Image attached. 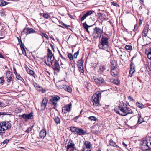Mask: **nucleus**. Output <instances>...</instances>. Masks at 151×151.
I'll list each match as a JSON object with an SVG mask.
<instances>
[{
  "instance_id": "obj_1",
  "label": "nucleus",
  "mask_w": 151,
  "mask_h": 151,
  "mask_svg": "<svg viewBox=\"0 0 151 151\" xmlns=\"http://www.w3.org/2000/svg\"><path fill=\"white\" fill-rule=\"evenodd\" d=\"M126 106V104H124L123 102H120L119 104L118 108L122 113H120L117 110V108L115 109V111L116 113L123 116H126L128 114L132 113V110L130 108L127 107Z\"/></svg>"
},
{
  "instance_id": "obj_2",
  "label": "nucleus",
  "mask_w": 151,
  "mask_h": 151,
  "mask_svg": "<svg viewBox=\"0 0 151 151\" xmlns=\"http://www.w3.org/2000/svg\"><path fill=\"white\" fill-rule=\"evenodd\" d=\"M109 42L108 38L104 36H102L101 39L100 44L99 45V48L105 50L107 52H109Z\"/></svg>"
},
{
  "instance_id": "obj_3",
  "label": "nucleus",
  "mask_w": 151,
  "mask_h": 151,
  "mask_svg": "<svg viewBox=\"0 0 151 151\" xmlns=\"http://www.w3.org/2000/svg\"><path fill=\"white\" fill-rule=\"evenodd\" d=\"M11 127V124L8 122H1L0 123V135L2 136L4 135L5 131L10 129Z\"/></svg>"
},
{
  "instance_id": "obj_4",
  "label": "nucleus",
  "mask_w": 151,
  "mask_h": 151,
  "mask_svg": "<svg viewBox=\"0 0 151 151\" xmlns=\"http://www.w3.org/2000/svg\"><path fill=\"white\" fill-rule=\"evenodd\" d=\"M47 56L45 60V63L48 66L52 65L53 61L55 59L51 51L49 49H47Z\"/></svg>"
},
{
  "instance_id": "obj_5",
  "label": "nucleus",
  "mask_w": 151,
  "mask_h": 151,
  "mask_svg": "<svg viewBox=\"0 0 151 151\" xmlns=\"http://www.w3.org/2000/svg\"><path fill=\"white\" fill-rule=\"evenodd\" d=\"M101 97V93L100 91L96 92L92 96V102L94 106H98L100 103L99 100Z\"/></svg>"
},
{
  "instance_id": "obj_6",
  "label": "nucleus",
  "mask_w": 151,
  "mask_h": 151,
  "mask_svg": "<svg viewBox=\"0 0 151 151\" xmlns=\"http://www.w3.org/2000/svg\"><path fill=\"white\" fill-rule=\"evenodd\" d=\"M141 148L143 150L151 151V138L143 141Z\"/></svg>"
},
{
  "instance_id": "obj_7",
  "label": "nucleus",
  "mask_w": 151,
  "mask_h": 151,
  "mask_svg": "<svg viewBox=\"0 0 151 151\" xmlns=\"http://www.w3.org/2000/svg\"><path fill=\"white\" fill-rule=\"evenodd\" d=\"M103 33V29L96 27L93 29L92 35L94 38H100Z\"/></svg>"
},
{
  "instance_id": "obj_8",
  "label": "nucleus",
  "mask_w": 151,
  "mask_h": 151,
  "mask_svg": "<svg viewBox=\"0 0 151 151\" xmlns=\"http://www.w3.org/2000/svg\"><path fill=\"white\" fill-rule=\"evenodd\" d=\"M60 99V98L57 95L52 96H51V98L49 100V103L52 105H53L54 107L53 108L55 109L57 104V102H58Z\"/></svg>"
},
{
  "instance_id": "obj_9",
  "label": "nucleus",
  "mask_w": 151,
  "mask_h": 151,
  "mask_svg": "<svg viewBox=\"0 0 151 151\" xmlns=\"http://www.w3.org/2000/svg\"><path fill=\"white\" fill-rule=\"evenodd\" d=\"M93 78L95 83L97 85H105L106 84L105 81L102 77H96V76H93Z\"/></svg>"
},
{
  "instance_id": "obj_10",
  "label": "nucleus",
  "mask_w": 151,
  "mask_h": 151,
  "mask_svg": "<svg viewBox=\"0 0 151 151\" xmlns=\"http://www.w3.org/2000/svg\"><path fill=\"white\" fill-rule=\"evenodd\" d=\"M21 116L25 120L31 119L33 118V113L31 112L28 114H24L21 115Z\"/></svg>"
},
{
  "instance_id": "obj_11",
  "label": "nucleus",
  "mask_w": 151,
  "mask_h": 151,
  "mask_svg": "<svg viewBox=\"0 0 151 151\" xmlns=\"http://www.w3.org/2000/svg\"><path fill=\"white\" fill-rule=\"evenodd\" d=\"M135 67L134 64L132 62L130 64V68L129 70V76L130 77H132V74L135 71Z\"/></svg>"
},
{
  "instance_id": "obj_12",
  "label": "nucleus",
  "mask_w": 151,
  "mask_h": 151,
  "mask_svg": "<svg viewBox=\"0 0 151 151\" xmlns=\"http://www.w3.org/2000/svg\"><path fill=\"white\" fill-rule=\"evenodd\" d=\"M60 67L59 65V63L57 61L54 62V67L53 68V70L57 72H59L60 70Z\"/></svg>"
},
{
  "instance_id": "obj_13",
  "label": "nucleus",
  "mask_w": 151,
  "mask_h": 151,
  "mask_svg": "<svg viewBox=\"0 0 151 151\" xmlns=\"http://www.w3.org/2000/svg\"><path fill=\"white\" fill-rule=\"evenodd\" d=\"M76 134L79 135H84L86 134H87L86 131H84L82 129H81L79 128H78L77 131L76 132Z\"/></svg>"
},
{
  "instance_id": "obj_14",
  "label": "nucleus",
  "mask_w": 151,
  "mask_h": 151,
  "mask_svg": "<svg viewBox=\"0 0 151 151\" xmlns=\"http://www.w3.org/2000/svg\"><path fill=\"white\" fill-rule=\"evenodd\" d=\"M61 87L63 88L65 90L69 92L70 93L72 91V88L64 84L62 85H61Z\"/></svg>"
},
{
  "instance_id": "obj_15",
  "label": "nucleus",
  "mask_w": 151,
  "mask_h": 151,
  "mask_svg": "<svg viewBox=\"0 0 151 151\" xmlns=\"http://www.w3.org/2000/svg\"><path fill=\"white\" fill-rule=\"evenodd\" d=\"M74 146L75 144H74L73 141L71 140H70L67 147V150H68L70 148H74Z\"/></svg>"
},
{
  "instance_id": "obj_16",
  "label": "nucleus",
  "mask_w": 151,
  "mask_h": 151,
  "mask_svg": "<svg viewBox=\"0 0 151 151\" xmlns=\"http://www.w3.org/2000/svg\"><path fill=\"white\" fill-rule=\"evenodd\" d=\"M149 28L148 27H145L142 32V37H146L148 32Z\"/></svg>"
},
{
  "instance_id": "obj_17",
  "label": "nucleus",
  "mask_w": 151,
  "mask_h": 151,
  "mask_svg": "<svg viewBox=\"0 0 151 151\" xmlns=\"http://www.w3.org/2000/svg\"><path fill=\"white\" fill-rule=\"evenodd\" d=\"M46 131L45 130L43 129L40 132V137L41 138L43 139L46 136Z\"/></svg>"
},
{
  "instance_id": "obj_18",
  "label": "nucleus",
  "mask_w": 151,
  "mask_h": 151,
  "mask_svg": "<svg viewBox=\"0 0 151 151\" xmlns=\"http://www.w3.org/2000/svg\"><path fill=\"white\" fill-rule=\"evenodd\" d=\"M72 107V104L71 103L69 104L66 106L64 107V110H66L68 112H69L70 110L71 109Z\"/></svg>"
},
{
  "instance_id": "obj_19",
  "label": "nucleus",
  "mask_w": 151,
  "mask_h": 151,
  "mask_svg": "<svg viewBox=\"0 0 151 151\" xmlns=\"http://www.w3.org/2000/svg\"><path fill=\"white\" fill-rule=\"evenodd\" d=\"M117 69L113 70H111V73L112 75L114 77L116 76L118 74Z\"/></svg>"
},
{
  "instance_id": "obj_20",
  "label": "nucleus",
  "mask_w": 151,
  "mask_h": 151,
  "mask_svg": "<svg viewBox=\"0 0 151 151\" xmlns=\"http://www.w3.org/2000/svg\"><path fill=\"white\" fill-rule=\"evenodd\" d=\"M26 70L27 72L29 74L31 75H33L34 74V72L33 71L30 69L29 68H26Z\"/></svg>"
},
{
  "instance_id": "obj_21",
  "label": "nucleus",
  "mask_w": 151,
  "mask_h": 151,
  "mask_svg": "<svg viewBox=\"0 0 151 151\" xmlns=\"http://www.w3.org/2000/svg\"><path fill=\"white\" fill-rule=\"evenodd\" d=\"M83 27L86 30L88 33H89L90 32L88 30V27H91V26L88 25L86 24V23H83Z\"/></svg>"
},
{
  "instance_id": "obj_22",
  "label": "nucleus",
  "mask_w": 151,
  "mask_h": 151,
  "mask_svg": "<svg viewBox=\"0 0 151 151\" xmlns=\"http://www.w3.org/2000/svg\"><path fill=\"white\" fill-rule=\"evenodd\" d=\"M84 144L87 149H90V148L91 144L89 141H86L84 143Z\"/></svg>"
},
{
  "instance_id": "obj_23",
  "label": "nucleus",
  "mask_w": 151,
  "mask_h": 151,
  "mask_svg": "<svg viewBox=\"0 0 151 151\" xmlns=\"http://www.w3.org/2000/svg\"><path fill=\"white\" fill-rule=\"evenodd\" d=\"M83 60L82 59H81L78 61L77 63V65L78 67L81 66H83Z\"/></svg>"
},
{
  "instance_id": "obj_24",
  "label": "nucleus",
  "mask_w": 151,
  "mask_h": 151,
  "mask_svg": "<svg viewBox=\"0 0 151 151\" xmlns=\"http://www.w3.org/2000/svg\"><path fill=\"white\" fill-rule=\"evenodd\" d=\"M78 128L74 127H70V131L72 132H76Z\"/></svg>"
},
{
  "instance_id": "obj_25",
  "label": "nucleus",
  "mask_w": 151,
  "mask_h": 151,
  "mask_svg": "<svg viewBox=\"0 0 151 151\" xmlns=\"http://www.w3.org/2000/svg\"><path fill=\"white\" fill-rule=\"evenodd\" d=\"M111 82L116 85H118L120 83V81L117 79L112 80Z\"/></svg>"
},
{
  "instance_id": "obj_26",
  "label": "nucleus",
  "mask_w": 151,
  "mask_h": 151,
  "mask_svg": "<svg viewBox=\"0 0 151 151\" xmlns=\"http://www.w3.org/2000/svg\"><path fill=\"white\" fill-rule=\"evenodd\" d=\"M54 119L55 122L57 124H58L60 123V119L58 117H55V118H54Z\"/></svg>"
},
{
  "instance_id": "obj_27",
  "label": "nucleus",
  "mask_w": 151,
  "mask_h": 151,
  "mask_svg": "<svg viewBox=\"0 0 151 151\" xmlns=\"http://www.w3.org/2000/svg\"><path fill=\"white\" fill-rule=\"evenodd\" d=\"M136 105L138 107L140 108H143L144 107V105H143L142 104H140L138 102L136 103Z\"/></svg>"
},
{
  "instance_id": "obj_28",
  "label": "nucleus",
  "mask_w": 151,
  "mask_h": 151,
  "mask_svg": "<svg viewBox=\"0 0 151 151\" xmlns=\"http://www.w3.org/2000/svg\"><path fill=\"white\" fill-rule=\"evenodd\" d=\"M143 121V119L142 117H141V116H139L138 118L137 123H138L139 124H140L142 123Z\"/></svg>"
},
{
  "instance_id": "obj_29",
  "label": "nucleus",
  "mask_w": 151,
  "mask_h": 151,
  "mask_svg": "<svg viewBox=\"0 0 151 151\" xmlns=\"http://www.w3.org/2000/svg\"><path fill=\"white\" fill-rule=\"evenodd\" d=\"M27 29H28V32L27 34H30L35 32V31L32 28H27Z\"/></svg>"
},
{
  "instance_id": "obj_30",
  "label": "nucleus",
  "mask_w": 151,
  "mask_h": 151,
  "mask_svg": "<svg viewBox=\"0 0 151 151\" xmlns=\"http://www.w3.org/2000/svg\"><path fill=\"white\" fill-rule=\"evenodd\" d=\"M6 2L3 0H0V6H2L6 5Z\"/></svg>"
},
{
  "instance_id": "obj_31",
  "label": "nucleus",
  "mask_w": 151,
  "mask_h": 151,
  "mask_svg": "<svg viewBox=\"0 0 151 151\" xmlns=\"http://www.w3.org/2000/svg\"><path fill=\"white\" fill-rule=\"evenodd\" d=\"M125 48L127 50H131L132 49V47L129 45H126L125 46Z\"/></svg>"
},
{
  "instance_id": "obj_32",
  "label": "nucleus",
  "mask_w": 151,
  "mask_h": 151,
  "mask_svg": "<svg viewBox=\"0 0 151 151\" xmlns=\"http://www.w3.org/2000/svg\"><path fill=\"white\" fill-rule=\"evenodd\" d=\"M48 100L47 98L46 97H45L42 100V103H44V104H47V103L48 102Z\"/></svg>"
},
{
  "instance_id": "obj_33",
  "label": "nucleus",
  "mask_w": 151,
  "mask_h": 151,
  "mask_svg": "<svg viewBox=\"0 0 151 151\" xmlns=\"http://www.w3.org/2000/svg\"><path fill=\"white\" fill-rule=\"evenodd\" d=\"M16 78H17V79L19 80L22 81V80H24L21 77L20 75H19L18 74L16 73Z\"/></svg>"
},
{
  "instance_id": "obj_34",
  "label": "nucleus",
  "mask_w": 151,
  "mask_h": 151,
  "mask_svg": "<svg viewBox=\"0 0 151 151\" xmlns=\"http://www.w3.org/2000/svg\"><path fill=\"white\" fill-rule=\"evenodd\" d=\"M91 121H96L97 119V118L94 116H91L88 118Z\"/></svg>"
},
{
  "instance_id": "obj_35",
  "label": "nucleus",
  "mask_w": 151,
  "mask_h": 151,
  "mask_svg": "<svg viewBox=\"0 0 151 151\" xmlns=\"http://www.w3.org/2000/svg\"><path fill=\"white\" fill-rule=\"evenodd\" d=\"M46 106H47V104H45L42 103V102L41 104V109L42 110H44L46 107Z\"/></svg>"
},
{
  "instance_id": "obj_36",
  "label": "nucleus",
  "mask_w": 151,
  "mask_h": 151,
  "mask_svg": "<svg viewBox=\"0 0 151 151\" xmlns=\"http://www.w3.org/2000/svg\"><path fill=\"white\" fill-rule=\"evenodd\" d=\"M78 68L79 71L82 73H83L84 72L83 66L78 67Z\"/></svg>"
},
{
  "instance_id": "obj_37",
  "label": "nucleus",
  "mask_w": 151,
  "mask_h": 151,
  "mask_svg": "<svg viewBox=\"0 0 151 151\" xmlns=\"http://www.w3.org/2000/svg\"><path fill=\"white\" fill-rule=\"evenodd\" d=\"M93 13V12L91 10H89L85 14L86 15L87 17Z\"/></svg>"
},
{
  "instance_id": "obj_38",
  "label": "nucleus",
  "mask_w": 151,
  "mask_h": 151,
  "mask_svg": "<svg viewBox=\"0 0 151 151\" xmlns=\"http://www.w3.org/2000/svg\"><path fill=\"white\" fill-rule=\"evenodd\" d=\"M33 127V126H32L28 128L25 131V132L27 133H29L31 131H32Z\"/></svg>"
},
{
  "instance_id": "obj_39",
  "label": "nucleus",
  "mask_w": 151,
  "mask_h": 151,
  "mask_svg": "<svg viewBox=\"0 0 151 151\" xmlns=\"http://www.w3.org/2000/svg\"><path fill=\"white\" fill-rule=\"evenodd\" d=\"M87 16L85 14L81 17V21H83L84 19H85L87 17Z\"/></svg>"
},
{
  "instance_id": "obj_40",
  "label": "nucleus",
  "mask_w": 151,
  "mask_h": 151,
  "mask_svg": "<svg viewBox=\"0 0 151 151\" xmlns=\"http://www.w3.org/2000/svg\"><path fill=\"white\" fill-rule=\"evenodd\" d=\"M68 58L70 60H73V57L71 54L69 53L68 55Z\"/></svg>"
},
{
  "instance_id": "obj_41",
  "label": "nucleus",
  "mask_w": 151,
  "mask_h": 151,
  "mask_svg": "<svg viewBox=\"0 0 151 151\" xmlns=\"http://www.w3.org/2000/svg\"><path fill=\"white\" fill-rule=\"evenodd\" d=\"M100 69L101 71L103 72L105 69V67L104 65H102L100 67Z\"/></svg>"
},
{
  "instance_id": "obj_42",
  "label": "nucleus",
  "mask_w": 151,
  "mask_h": 151,
  "mask_svg": "<svg viewBox=\"0 0 151 151\" xmlns=\"http://www.w3.org/2000/svg\"><path fill=\"white\" fill-rule=\"evenodd\" d=\"M42 35L45 38H46L47 40H48L49 39V37L46 34L42 32Z\"/></svg>"
},
{
  "instance_id": "obj_43",
  "label": "nucleus",
  "mask_w": 151,
  "mask_h": 151,
  "mask_svg": "<svg viewBox=\"0 0 151 151\" xmlns=\"http://www.w3.org/2000/svg\"><path fill=\"white\" fill-rule=\"evenodd\" d=\"M12 75L11 72L9 71H7L6 73V78Z\"/></svg>"
},
{
  "instance_id": "obj_44",
  "label": "nucleus",
  "mask_w": 151,
  "mask_h": 151,
  "mask_svg": "<svg viewBox=\"0 0 151 151\" xmlns=\"http://www.w3.org/2000/svg\"><path fill=\"white\" fill-rule=\"evenodd\" d=\"M79 50H78L76 53H75L73 55V57L74 58H76L77 56L79 54Z\"/></svg>"
},
{
  "instance_id": "obj_45",
  "label": "nucleus",
  "mask_w": 151,
  "mask_h": 151,
  "mask_svg": "<svg viewBox=\"0 0 151 151\" xmlns=\"http://www.w3.org/2000/svg\"><path fill=\"white\" fill-rule=\"evenodd\" d=\"M43 16L45 18L47 19L50 17L49 15L47 14H43Z\"/></svg>"
},
{
  "instance_id": "obj_46",
  "label": "nucleus",
  "mask_w": 151,
  "mask_h": 151,
  "mask_svg": "<svg viewBox=\"0 0 151 151\" xmlns=\"http://www.w3.org/2000/svg\"><path fill=\"white\" fill-rule=\"evenodd\" d=\"M109 144L110 145L113 146L114 147H115L117 146L116 143L114 142H111V143H109Z\"/></svg>"
},
{
  "instance_id": "obj_47",
  "label": "nucleus",
  "mask_w": 151,
  "mask_h": 151,
  "mask_svg": "<svg viewBox=\"0 0 151 151\" xmlns=\"http://www.w3.org/2000/svg\"><path fill=\"white\" fill-rule=\"evenodd\" d=\"M24 32L27 33V34H28L27 33L28 32V29H27V28H24V29L23 31L22 32V33H23Z\"/></svg>"
},
{
  "instance_id": "obj_48",
  "label": "nucleus",
  "mask_w": 151,
  "mask_h": 151,
  "mask_svg": "<svg viewBox=\"0 0 151 151\" xmlns=\"http://www.w3.org/2000/svg\"><path fill=\"white\" fill-rule=\"evenodd\" d=\"M58 52H59V53L60 55V57L63 59L64 60L66 61V58L63 57V55H62V54H61L60 52L59 51Z\"/></svg>"
},
{
  "instance_id": "obj_49",
  "label": "nucleus",
  "mask_w": 151,
  "mask_h": 151,
  "mask_svg": "<svg viewBox=\"0 0 151 151\" xmlns=\"http://www.w3.org/2000/svg\"><path fill=\"white\" fill-rule=\"evenodd\" d=\"M112 5L113 6H114L116 7H118L119 6V4L117 3H114V2H111Z\"/></svg>"
},
{
  "instance_id": "obj_50",
  "label": "nucleus",
  "mask_w": 151,
  "mask_h": 151,
  "mask_svg": "<svg viewBox=\"0 0 151 151\" xmlns=\"http://www.w3.org/2000/svg\"><path fill=\"white\" fill-rule=\"evenodd\" d=\"M12 78V75L7 78V81L8 82H10Z\"/></svg>"
},
{
  "instance_id": "obj_51",
  "label": "nucleus",
  "mask_w": 151,
  "mask_h": 151,
  "mask_svg": "<svg viewBox=\"0 0 151 151\" xmlns=\"http://www.w3.org/2000/svg\"><path fill=\"white\" fill-rule=\"evenodd\" d=\"M117 69V68H116L114 66H112L111 67V70H114Z\"/></svg>"
},
{
  "instance_id": "obj_52",
  "label": "nucleus",
  "mask_w": 151,
  "mask_h": 151,
  "mask_svg": "<svg viewBox=\"0 0 151 151\" xmlns=\"http://www.w3.org/2000/svg\"><path fill=\"white\" fill-rule=\"evenodd\" d=\"M79 116H77L75 117H74L73 119V120L75 122H76V121L79 118Z\"/></svg>"
},
{
  "instance_id": "obj_53",
  "label": "nucleus",
  "mask_w": 151,
  "mask_h": 151,
  "mask_svg": "<svg viewBox=\"0 0 151 151\" xmlns=\"http://www.w3.org/2000/svg\"><path fill=\"white\" fill-rule=\"evenodd\" d=\"M9 141V140L6 139L4 140L2 142L3 145H4L5 144H6Z\"/></svg>"
},
{
  "instance_id": "obj_54",
  "label": "nucleus",
  "mask_w": 151,
  "mask_h": 151,
  "mask_svg": "<svg viewBox=\"0 0 151 151\" xmlns=\"http://www.w3.org/2000/svg\"><path fill=\"white\" fill-rule=\"evenodd\" d=\"M22 50L23 54L24 55H26V50L25 49V48L24 49H23H23Z\"/></svg>"
},
{
  "instance_id": "obj_55",
  "label": "nucleus",
  "mask_w": 151,
  "mask_h": 151,
  "mask_svg": "<svg viewBox=\"0 0 151 151\" xmlns=\"http://www.w3.org/2000/svg\"><path fill=\"white\" fill-rule=\"evenodd\" d=\"M19 45H20L21 50L22 49H23H23H24V45H23V43L20 44Z\"/></svg>"
},
{
  "instance_id": "obj_56",
  "label": "nucleus",
  "mask_w": 151,
  "mask_h": 151,
  "mask_svg": "<svg viewBox=\"0 0 151 151\" xmlns=\"http://www.w3.org/2000/svg\"><path fill=\"white\" fill-rule=\"evenodd\" d=\"M19 45H20L21 50L22 49H23H23H24V45H23V43L20 44Z\"/></svg>"
},
{
  "instance_id": "obj_57",
  "label": "nucleus",
  "mask_w": 151,
  "mask_h": 151,
  "mask_svg": "<svg viewBox=\"0 0 151 151\" xmlns=\"http://www.w3.org/2000/svg\"><path fill=\"white\" fill-rule=\"evenodd\" d=\"M88 149H87L86 148H84L82 149V151H91V150H89L88 151L87 150Z\"/></svg>"
},
{
  "instance_id": "obj_58",
  "label": "nucleus",
  "mask_w": 151,
  "mask_h": 151,
  "mask_svg": "<svg viewBox=\"0 0 151 151\" xmlns=\"http://www.w3.org/2000/svg\"><path fill=\"white\" fill-rule=\"evenodd\" d=\"M128 99L130 101H134V99L130 96L128 97Z\"/></svg>"
},
{
  "instance_id": "obj_59",
  "label": "nucleus",
  "mask_w": 151,
  "mask_h": 151,
  "mask_svg": "<svg viewBox=\"0 0 151 151\" xmlns=\"http://www.w3.org/2000/svg\"><path fill=\"white\" fill-rule=\"evenodd\" d=\"M7 114L6 112H0V115H7Z\"/></svg>"
},
{
  "instance_id": "obj_60",
  "label": "nucleus",
  "mask_w": 151,
  "mask_h": 151,
  "mask_svg": "<svg viewBox=\"0 0 151 151\" xmlns=\"http://www.w3.org/2000/svg\"><path fill=\"white\" fill-rule=\"evenodd\" d=\"M137 27L136 25H135L134 26V29L133 30V31H136L137 30Z\"/></svg>"
},
{
  "instance_id": "obj_61",
  "label": "nucleus",
  "mask_w": 151,
  "mask_h": 151,
  "mask_svg": "<svg viewBox=\"0 0 151 151\" xmlns=\"http://www.w3.org/2000/svg\"><path fill=\"white\" fill-rule=\"evenodd\" d=\"M6 106V105H5V104L3 103H2V102H1V105H0V107H5V106Z\"/></svg>"
},
{
  "instance_id": "obj_62",
  "label": "nucleus",
  "mask_w": 151,
  "mask_h": 151,
  "mask_svg": "<svg viewBox=\"0 0 151 151\" xmlns=\"http://www.w3.org/2000/svg\"><path fill=\"white\" fill-rule=\"evenodd\" d=\"M18 42H19V45L22 43V41L21 39H19V40H18Z\"/></svg>"
},
{
  "instance_id": "obj_63",
  "label": "nucleus",
  "mask_w": 151,
  "mask_h": 151,
  "mask_svg": "<svg viewBox=\"0 0 151 151\" xmlns=\"http://www.w3.org/2000/svg\"><path fill=\"white\" fill-rule=\"evenodd\" d=\"M0 58H4V57L2 55V53L0 52Z\"/></svg>"
},
{
  "instance_id": "obj_64",
  "label": "nucleus",
  "mask_w": 151,
  "mask_h": 151,
  "mask_svg": "<svg viewBox=\"0 0 151 151\" xmlns=\"http://www.w3.org/2000/svg\"><path fill=\"white\" fill-rule=\"evenodd\" d=\"M4 82V80L1 78H0V83H1Z\"/></svg>"
}]
</instances>
